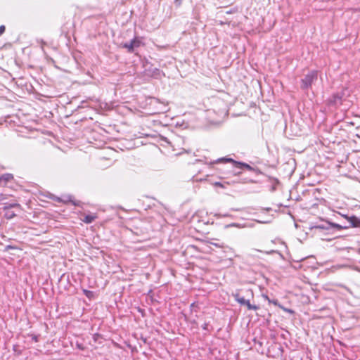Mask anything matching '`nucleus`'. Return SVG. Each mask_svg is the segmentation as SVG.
Returning <instances> with one entry per match:
<instances>
[{
  "label": "nucleus",
  "instance_id": "f257e3e1",
  "mask_svg": "<svg viewBox=\"0 0 360 360\" xmlns=\"http://www.w3.org/2000/svg\"><path fill=\"white\" fill-rule=\"evenodd\" d=\"M230 162L233 164V167L236 169H246L249 171H256L257 169L254 167H251L250 165L243 162H238L236 161L233 159L231 158H221L216 160L214 162H208L207 159L206 158H204V165H212L216 163H227Z\"/></svg>",
  "mask_w": 360,
  "mask_h": 360
},
{
  "label": "nucleus",
  "instance_id": "f03ea898",
  "mask_svg": "<svg viewBox=\"0 0 360 360\" xmlns=\"http://www.w3.org/2000/svg\"><path fill=\"white\" fill-rule=\"evenodd\" d=\"M318 79V71L311 70L309 71L304 77L301 79L300 87L302 90L308 91L311 88V84L316 82Z\"/></svg>",
  "mask_w": 360,
  "mask_h": 360
},
{
  "label": "nucleus",
  "instance_id": "7ed1b4c3",
  "mask_svg": "<svg viewBox=\"0 0 360 360\" xmlns=\"http://www.w3.org/2000/svg\"><path fill=\"white\" fill-rule=\"evenodd\" d=\"M142 44L141 39L139 37H134L129 42L120 44V47L126 49L128 53H134L136 48L141 46Z\"/></svg>",
  "mask_w": 360,
  "mask_h": 360
},
{
  "label": "nucleus",
  "instance_id": "20e7f679",
  "mask_svg": "<svg viewBox=\"0 0 360 360\" xmlns=\"http://www.w3.org/2000/svg\"><path fill=\"white\" fill-rule=\"evenodd\" d=\"M146 73L148 76L152 77L155 79H160L164 73L160 69L150 66L146 69Z\"/></svg>",
  "mask_w": 360,
  "mask_h": 360
},
{
  "label": "nucleus",
  "instance_id": "39448f33",
  "mask_svg": "<svg viewBox=\"0 0 360 360\" xmlns=\"http://www.w3.org/2000/svg\"><path fill=\"white\" fill-rule=\"evenodd\" d=\"M342 217L348 221L347 226H349V229L351 227L360 228V219L354 215L348 216L345 214H343Z\"/></svg>",
  "mask_w": 360,
  "mask_h": 360
},
{
  "label": "nucleus",
  "instance_id": "423d86ee",
  "mask_svg": "<svg viewBox=\"0 0 360 360\" xmlns=\"http://www.w3.org/2000/svg\"><path fill=\"white\" fill-rule=\"evenodd\" d=\"M344 96L343 92H337L331 96L330 98V103L332 105H340L342 104V97Z\"/></svg>",
  "mask_w": 360,
  "mask_h": 360
},
{
  "label": "nucleus",
  "instance_id": "0eeeda50",
  "mask_svg": "<svg viewBox=\"0 0 360 360\" xmlns=\"http://www.w3.org/2000/svg\"><path fill=\"white\" fill-rule=\"evenodd\" d=\"M311 229H318L320 231L325 230L328 233H330V221H326L324 223L316 224L311 227Z\"/></svg>",
  "mask_w": 360,
  "mask_h": 360
},
{
  "label": "nucleus",
  "instance_id": "6e6552de",
  "mask_svg": "<svg viewBox=\"0 0 360 360\" xmlns=\"http://www.w3.org/2000/svg\"><path fill=\"white\" fill-rule=\"evenodd\" d=\"M13 179V175L12 174L6 173L2 174L0 176V186H5L8 182L11 181Z\"/></svg>",
  "mask_w": 360,
  "mask_h": 360
},
{
  "label": "nucleus",
  "instance_id": "1a4fd4ad",
  "mask_svg": "<svg viewBox=\"0 0 360 360\" xmlns=\"http://www.w3.org/2000/svg\"><path fill=\"white\" fill-rule=\"evenodd\" d=\"M4 206L3 207V210L4 211L10 210L11 208H21V205L18 202H13V203H8L6 202L4 203Z\"/></svg>",
  "mask_w": 360,
  "mask_h": 360
},
{
  "label": "nucleus",
  "instance_id": "9d476101",
  "mask_svg": "<svg viewBox=\"0 0 360 360\" xmlns=\"http://www.w3.org/2000/svg\"><path fill=\"white\" fill-rule=\"evenodd\" d=\"M330 231L333 229H337L338 231L348 229L349 226H342V224H339L337 223H333L330 221Z\"/></svg>",
  "mask_w": 360,
  "mask_h": 360
},
{
  "label": "nucleus",
  "instance_id": "9b49d317",
  "mask_svg": "<svg viewBox=\"0 0 360 360\" xmlns=\"http://www.w3.org/2000/svg\"><path fill=\"white\" fill-rule=\"evenodd\" d=\"M211 243L204 239V253H211L212 249L210 246ZM212 245H214L215 247L219 248V246L216 243H212Z\"/></svg>",
  "mask_w": 360,
  "mask_h": 360
},
{
  "label": "nucleus",
  "instance_id": "f8f14e48",
  "mask_svg": "<svg viewBox=\"0 0 360 360\" xmlns=\"http://www.w3.org/2000/svg\"><path fill=\"white\" fill-rule=\"evenodd\" d=\"M232 296L234 297L235 300L238 302L240 305H243L247 301V300H245L244 297L240 296L238 292L233 293Z\"/></svg>",
  "mask_w": 360,
  "mask_h": 360
},
{
  "label": "nucleus",
  "instance_id": "ddd939ff",
  "mask_svg": "<svg viewBox=\"0 0 360 360\" xmlns=\"http://www.w3.org/2000/svg\"><path fill=\"white\" fill-rule=\"evenodd\" d=\"M191 180L193 182H201L202 181V175L200 170L197 174L192 176Z\"/></svg>",
  "mask_w": 360,
  "mask_h": 360
},
{
  "label": "nucleus",
  "instance_id": "4468645a",
  "mask_svg": "<svg viewBox=\"0 0 360 360\" xmlns=\"http://www.w3.org/2000/svg\"><path fill=\"white\" fill-rule=\"evenodd\" d=\"M83 293L85 295L86 297H88L89 300H93L95 297V292L94 291H91L86 289L82 290Z\"/></svg>",
  "mask_w": 360,
  "mask_h": 360
},
{
  "label": "nucleus",
  "instance_id": "2eb2a0df",
  "mask_svg": "<svg viewBox=\"0 0 360 360\" xmlns=\"http://www.w3.org/2000/svg\"><path fill=\"white\" fill-rule=\"evenodd\" d=\"M243 305H245L249 310H257L259 309L258 306L252 304L250 302V300H247Z\"/></svg>",
  "mask_w": 360,
  "mask_h": 360
},
{
  "label": "nucleus",
  "instance_id": "dca6fc26",
  "mask_svg": "<svg viewBox=\"0 0 360 360\" xmlns=\"http://www.w3.org/2000/svg\"><path fill=\"white\" fill-rule=\"evenodd\" d=\"M16 216V214L14 213V212L11 210H6L4 214V217L7 219H11L14 218Z\"/></svg>",
  "mask_w": 360,
  "mask_h": 360
},
{
  "label": "nucleus",
  "instance_id": "f3484780",
  "mask_svg": "<svg viewBox=\"0 0 360 360\" xmlns=\"http://www.w3.org/2000/svg\"><path fill=\"white\" fill-rule=\"evenodd\" d=\"M96 219V217L94 216V215H86L84 219V222L86 223V224H91Z\"/></svg>",
  "mask_w": 360,
  "mask_h": 360
},
{
  "label": "nucleus",
  "instance_id": "a211bd4d",
  "mask_svg": "<svg viewBox=\"0 0 360 360\" xmlns=\"http://www.w3.org/2000/svg\"><path fill=\"white\" fill-rule=\"evenodd\" d=\"M264 298L266 299L269 303H272L274 304L275 306H278L279 307L281 306L280 305L278 300H271L267 295H264Z\"/></svg>",
  "mask_w": 360,
  "mask_h": 360
},
{
  "label": "nucleus",
  "instance_id": "6ab92c4d",
  "mask_svg": "<svg viewBox=\"0 0 360 360\" xmlns=\"http://www.w3.org/2000/svg\"><path fill=\"white\" fill-rule=\"evenodd\" d=\"M229 182L221 183L219 181H216L214 184V185L215 186H219V187L223 188H226V185H229Z\"/></svg>",
  "mask_w": 360,
  "mask_h": 360
},
{
  "label": "nucleus",
  "instance_id": "aec40b11",
  "mask_svg": "<svg viewBox=\"0 0 360 360\" xmlns=\"http://www.w3.org/2000/svg\"><path fill=\"white\" fill-rule=\"evenodd\" d=\"M7 199V195L4 193H0V204L5 200Z\"/></svg>",
  "mask_w": 360,
  "mask_h": 360
},
{
  "label": "nucleus",
  "instance_id": "412c9836",
  "mask_svg": "<svg viewBox=\"0 0 360 360\" xmlns=\"http://www.w3.org/2000/svg\"><path fill=\"white\" fill-rule=\"evenodd\" d=\"M283 311H286V312H288L290 314H294V311L292 309H288V308H285L283 306H281L280 307Z\"/></svg>",
  "mask_w": 360,
  "mask_h": 360
},
{
  "label": "nucleus",
  "instance_id": "4be33fe9",
  "mask_svg": "<svg viewBox=\"0 0 360 360\" xmlns=\"http://www.w3.org/2000/svg\"><path fill=\"white\" fill-rule=\"evenodd\" d=\"M195 165V164H193L190 166L189 170L191 173H194L196 171Z\"/></svg>",
  "mask_w": 360,
  "mask_h": 360
},
{
  "label": "nucleus",
  "instance_id": "5701e85b",
  "mask_svg": "<svg viewBox=\"0 0 360 360\" xmlns=\"http://www.w3.org/2000/svg\"><path fill=\"white\" fill-rule=\"evenodd\" d=\"M6 30V27L4 25L0 26V36H1Z\"/></svg>",
  "mask_w": 360,
  "mask_h": 360
},
{
  "label": "nucleus",
  "instance_id": "b1692460",
  "mask_svg": "<svg viewBox=\"0 0 360 360\" xmlns=\"http://www.w3.org/2000/svg\"><path fill=\"white\" fill-rule=\"evenodd\" d=\"M231 172H232L234 175H239V174H241L240 172H237V171H235V170H233L232 172H226V173L224 172L223 174H229V173H231Z\"/></svg>",
  "mask_w": 360,
  "mask_h": 360
},
{
  "label": "nucleus",
  "instance_id": "393cba45",
  "mask_svg": "<svg viewBox=\"0 0 360 360\" xmlns=\"http://www.w3.org/2000/svg\"><path fill=\"white\" fill-rule=\"evenodd\" d=\"M174 4H175L177 6H180V5H181V0H174Z\"/></svg>",
  "mask_w": 360,
  "mask_h": 360
},
{
  "label": "nucleus",
  "instance_id": "a878e982",
  "mask_svg": "<svg viewBox=\"0 0 360 360\" xmlns=\"http://www.w3.org/2000/svg\"><path fill=\"white\" fill-rule=\"evenodd\" d=\"M10 249H15V248L13 246H12V245H7L6 247V250H8Z\"/></svg>",
  "mask_w": 360,
  "mask_h": 360
},
{
  "label": "nucleus",
  "instance_id": "bb28decb",
  "mask_svg": "<svg viewBox=\"0 0 360 360\" xmlns=\"http://www.w3.org/2000/svg\"><path fill=\"white\" fill-rule=\"evenodd\" d=\"M247 294L250 295L251 297L253 296V293H252V291L250 290H248L246 291Z\"/></svg>",
  "mask_w": 360,
  "mask_h": 360
},
{
  "label": "nucleus",
  "instance_id": "cd10ccee",
  "mask_svg": "<svg viewBox=\"0 0 360 360\" xmlns=\"http://www.w3.org/2000/svg\"><path fill=\"white\" fill-rule=\"evenodd\" d=\"M211 123L213 124H218L219 122H213V121H212Z\"/></svg>",
  "mask_w": 360,
  "mask_h": 360
},
{
  "label": "nucleus",
  "instance_id": "c85d7f7f",
  "mask_svg": "<svg viewBox=\"0 0 360 360\" xmlns=\"http://www.w3.org/2000/svg\"><path fill=\"white\" fill-rule=\"evenodd\" d=\"M342 226H348V223L347 224H342Z\"/></svg>",
  "mask_w": 360,
  "mask_h": 360
},
{
  "label": "nucleus",
  "instance_id": "c756f323",
  "mask_svg": "<svg viewBox=\"0 0 360 360\" xmlns=\"http://www.w3.org/2000/svg\"><path fill=\"white\" fill-rule=\"evenodd\" d=\"M207 113L210 114V110H207Z\"/></svg>",
  "mask_w": 360,
  "mask_h": 360
},
{
  "label": "nucleus",
  "instance_id": "7c9ffc66",
  "mask_svg": "<svg viewBox=\"0 0 360 360\" xmlns=\"http://www.w3.org/2000/svg\"><path fill=\"white\" fill-rule=\"evenodd\" d=\"M196 162H200V160H196Z\"/></svg>",
  "mask_w": 360,
  "mask_h": 360
}]
</instances>
